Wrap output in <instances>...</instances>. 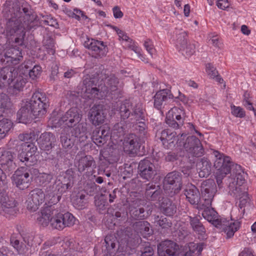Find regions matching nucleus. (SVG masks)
Returning a JSON list of instances; mask_svg holds the SVG:
<instances>
[{
	"mask_svg": "<svg viewBox=\"0 0 256 256\" xmlns=\"http://www.w3.org/2000/svg\"><path fill=\"white\" fill-rule=\"evenodd\" d=\"M201 192L202 198L204 201L202 205L205 206L202 213V216L215 226L223 229L227 238H232L238 230L239 223L230 222L225 218H218L217 212L213 208H210L216 192L215 183L210 180L202 182L201 184Z\"/></svg>",
	"mask_w": 256,
	"mask_h": 256,
	"instance_id": "1",
	"label": "nucleus"
},
{
	"mask_svg": "<svg viewBox=\"0 0 256 256\" xmlns=\"http://www.w3.org/2000/svg\"><path fill=\"white\" fill-rule=\"evenodd\" d=\"M103 82L104 86L102 84L96 87L98 79L96 77H92L87 74L83 78L84 88L83 92L91 96L88 97L96 98L98 92H102L104 94H113L121 89L123 86V84L119 80V79L114 74L107 72V71L102 70L99 76Z\"/></svg>",
	"mask_w": 256,
	"mask_h": 256,
	"instance_id": "2",
	"label": "nucleus"
},
{
	"mask_svg": "<svg viewBox=\"0 0 256 256\" xmlns=\"http://www.w3.org/2000/svg\"><path fill=\"white\" fill-rule=\"evenodd\" d=\"M2 12L5 18H9L10 15L24 22L26 28L36 18L31 6L24 0L12 2L7 0L4 4Z\"/></svg>",
	"mask_w": 256,
	"mask_h": 256,
	"instance_id": "3",
	"label": "nucleus"
},
{
	"mask_svg": "<svg viewBox=\"0 0 256 256\" xmlns=\"http://www.w3.org/2000/svg\"><path fill=\"white\" fill-rule=\"evenodd\" d=\"M150 224L147 221H139L133 224L132 228H126L120 234V242L126 246H135L142 241L138 234L144 237L152 234L150 228Z\"/></svg>",
	"mask_w": 256,
	"mask_h": 256,
	"instance_id": "4",
	"label": "nucleus"
},
{
	"mask_svg": "<svg viewBox=\"0 0 256 256\" xmlns=\"http://www.w3.org/2000/svg\"><path fill=\"white\" fill-rule=\"evenodd\" d=\"M0 82L12 85L9 88L12 94H17L22 91L26 82V78L18 74V70L14 67L3 68L0 70Z\"/></svg>",
	"mask_w": 256,
	"mask_h": 256,
	"instance_id": "5",
	"label": "nucleus"
},
{
	"mask_svg": "<svg viewBox=\"0 0 256 256\" xmlns=\"http://www.w3.org/2000/svg\"><path fill=\"white\" fill-rule=\"evenodd\" d=\"M6 26V33L8 38L19 46H24L26 30H30L26 28L24 22L10 15Z\"/></svg>",
	"mask_w": 256,
	"mask_h": 256,
	"instance_id": "6",
	"label": "nucleus"
},
{
	"mask_svg": "<svg viewBox=\"0 0 256 256\" xmlns=\"http://www.w3.org/2000/svg\"><path fill=\"white\" fill-rule=\"evenodd\" d=\"M117 109L123 120L138 121L144 120V110L141 103L134 105L130 100H126L118 104Z\"/></svg>",
	"mask_w": 256,
	"mask_h": 256,
	"instance_id": "7",
	"label": "nucleus"
},
{
	"mask_svg": "<svg viewBox=\"0 0 256 256\" xmlns=\"http://www.w3.org/2000/svg\"><path fill=\"white\" fill-rule=\"evenodd\" d=\"M212 154L215 158L214 166L216 169L215 174L216 183L219 188H222V179L231 170L232 171L234 166L236 164H234L230 157L218 150H214Z\"/></svg>",
	"mask_w": 256,
	"mask_h": 256,
	"instance_id": "8",
	"label": "nucleus"
},
{
	"mask_svg": "<svg viewBox=\"0 0 256 256\" xmlns=\"http://www.w3.org/2000/svg\"><path fill=\"white\" fill-rule=\"evenodd\" d=\"M18 138L22 142L20 146L22 152L18 154V158L22 162H28L30 157L36 152L38 148L34 142L36 140L34 132L20 134Z\"/></svg>",
	"mask_w": 256,
	"mask_h": 256,
	"instance_id": "9",
	"label": "nucleus"
},
{
	"mask_svg": "<svg viewBox=\"0 0 256 256\" xmlns=\"http://www.w3.org/2000/svg\"><path fill=\"white\" fill-rule=\"evenodd\" d=\"M54 208L50 220V225L52 228L62 230L66 226H70L74 224L76 218L70 213L64 214L57 212Z\"/></svg>",
	"mask_w": 256,
	"mask_h": 256,
	"instance_id": "10",
	"label": "nucleus"
},
{
	"mask_svg": "<svg viewBox=\"0 0 256 256\" xmlns=\"http://www.w3.org/2000/svg\"><path fill=\"white\" fill-rule=\"evenodd\" d=\"M164 186L165 190H171L170 192H168L170 196L178 194L182 187L181 173L178 171L168 172L164 178Z\"/></svg>",
	"mask_w": 256,
	"mask_h": 256,
	"instance_id": "11",
	"label": "nucleus"
},
{
	"mask_svg": "<svg viewBox=\"0 0 256 256\" xmlns=\"http://www.w3.org/2000/svg\"><path fill=\"white\" fill-rule=\"evenodd\" d=\"M23 58L22 50L16 46L6 49L0 54V62L6 67H13L20 63Z\"/></svg>",
	"mask_w": 256,
	"mask_h": 256,
	"instance_id": "12",
	"label": "nucleus"
},
{
	"mask_svg": "<svg viewBox=\"0 0 256 256\" xmlns=\"http://www.w3.org/2000/svg\"><path fill=\"white\" fill-rule=\"evenodd\" d=\"M28 101L32 104L36 112H38L42 116L46 114V109L50 104L49 99L45 93L36 91Z\"/></svg>",
	"mask_w": 256,
	"mask_h": 256,
	"instance_id": "13",
	"label": "nucleus"
},
{
	"mask_svg": "<svg viewBox=\"0 0 256 256\" xmlns=\"http://www.w3.org/2000/svg\"><path fill=\"white\" fill-rule=\"evenodd\" d=\"M84 46L90 50V54L96 58H102L108 52L106 45L102 41L93 38H88L84 42Z\"/></svg>",
	"mask_w": 256,
	"mask_h": 256,
	"instance_id": "14",
	"label": "nucleus"
},
{
	"mask_svg": "<svg viewBox=\"0 0 256 256\" xmlns=\"http://www.w3.org/2000/svg\"><path fill=\"white\" fill-rule=\"evenodd\" d=\"M184 148L189 156L200 157L204 154V150L200 140L195 136L187 137L184 143Z\"/></svg>",
	"mask_w": 256,
	"mask_h": 256,
	"instance_id": "15",
	"label": "nucleus"
},
{
	"mask_svg": "<svg viewBox=\"0 0 256 256\" xmlns=\"http://www.w3.org/2000/svg\"><path fill=\"white\" fill-rule=\"evenodd\" d=\"M35 109L28 100L22 101V106L17 112L18 118L20 122L27 123L33 118L42 116L38 112H36Z\"/></svg>",
	"mask_w": 256,
	"mask_h": 256,
	"instance_id": "16",
	"label": "nucleus"
},
{
	"mask_svg": "<svg viewBox=\"0 0 256 256\" xmlns=\"http://www.w3.org/2000/svg\"><path fill=\"white\" fill-rule=\"evenodd\" d=\"M81 118L82 115L78 110L76 108H72L68 110L56 124L59 126L64 124L69 128H72L80 122Z\"/></svg>",
	"mask_w": 256,
	"mask_h": 256,
	"instance_id": "17",
	"label": "nucleus"
},
{
	"mask_svg": "<svg viewBox=\"0 0 256 256\" xmlns=\"http://www.w3.org/2000/svg\"><path fill=\"white\" fill-rule=\"evenodd\" d=\"M45 194L42 189L36 188L31 190L26 200L27 208L32 211H36L38 206L44 202Z\"/></svg>",
	"mask_w": 256,
	"mask_h": 256,
	"instance_id": "18",
	"label": "nucleus"
},
{
	"mask_svg": "<svg viewBox=\"0 0 256 256\" xmlns=\"http://www.w3.org/2000/svg\"><path fill=\"white\" fill-rule=\"evenodd\" d=\"M138 172L143 179L150 180L156 174L155 166L148 159L140 161L138 166Z\"/></svg>",
	"mask_w": 256,
	"mask_h": 256,
	"instance_id": "19",
	"label": "nucleus"
},
{
	"mask_svg": "<svg viewBox=\"0 0 256 256\" xmlns=\"http://www.w3.org/2000/svg\"><path fill=\"white\" fill-rule=\"evenodd\" d=\"M178 250V245L170 240L162 242L158 246V253L159 256H177Z\"/></svg>",
	"mask_w": 256,
	"mask_h": 256,
	"instance_id": "20",
	"label": "nucleus"
},
{
	"mask_svg": "<svg viewBox=\"0 0 256 256\" xmlns=\"http://www.w3.org/2000/svg\"><path fill=\"white\" fill-rule=\"evenodd\" d=\"M24 168L18 170L12 176L13 182L21 190H24L28 187L32 178L28 172H24Z\"/></svg>",
	"mask_w": 256,
	"mask_h": 256,
	"instance_id": "21",
	"label": "nucleus"
},
{
	"mask_svg": "<svg viewBox=\"0 0 256 256\" xmlns=\"http://www.w3.org/2000/svg\"><path fill=\"white\" fill-rule=\"evenodd\" d=\"M16 154L10 150H4L0 156V164L2 168L6 173L13 172L16 168V164L14 162Z\"/></svg>",
	"mask_w": 256,
	"mask_h": 256,
	"instance_id": "22",
	"label": "nucleus"
},
{
	"mask_svg": "<svg viewBox=\"0 0 256 256\" xmlns=\"http://www.w3.org/2000/svg\"><path fill=\"white\" fill-rule=\"evenodd\" d=\"M176 46L180 50L185 52L187 56H190L195 52V44L194 43H188L187 34L186 32H182L178 34Z\"/></svg>",
	"mask_w": 256,
	"mask_h": 256,
	"instance_id": "23",
	"label": "nucleus"
},
{
	"mask_svg": "<svg viewBox=\"0 0 256 256\" xmlns=\"http://www.w3.org/2000/svg\"><path fill=\"white\" fill-rule=\"evenodd\" d=\"M235 182L234 178H228L226 179V184L228 188V193L230 194L237 199L246 198V196H248L244 186L243 185H235Z\"/></svg>",
	"mask_w": 256,
	"mask_h": 256,
	"instance_id": "24",
	"label": "nucleus"
},
{
	"mask_svg": "<svg viewBox=\"0 0 256 256\" xmlns=\"http://www.w3.org/2000/svg\"><path fill=\"white\" fill-rule=\"evenodd\" d=\"M36 141L42 150L48 151L54 147L56 138L52 132H45L40 136L38 139L36 138V140L34 142V144Z\"/></svg>",
	"mask_w": 256,
	"mask_h": 256,
	"instance_id": "25",
	"label": "nucleus"
},
{
	"mask_svg": "<svg viewBox=\"0 0 256 256\" xmlns=\"http://www.w3.org/2000/svg\"><path fill=\"white\" fill-rule=\"evenodd\" d=\"M168 88H164L158 92L154 96V106L158 110L164 108L168 100L173 98Z\"/></svg>",
	"mask_w": 256,
	"mask_h": 256,
	"instance_id": "26",
	"label": "nucleus"
},
{
	"mask_svg": "<svg viewBox=\"0 0 256 256\" xmlns=\"http://www.w3.org/2000/svg\"><path fill=\"white\" fill-rule=\"evenodd\" d=\"M140 146L138 138L135 134H129L125 136L123 142L125 152L130 154L136 153Z\"/></svg>",
	"mask_w": 256,
	"mask_h": 256,
	"instance_id": "27",
	"label": "nucleus"
},
{
	"mask_svg": "<svg viewBox=\"0 0 256 256\" xmlns=\"http://www.w3.org/2000/svg\"><path fill=\"white\" fill-rule=\"evenodd\" d=\"M116 237L108 235L105 237L104 242L102 246V252L104 256H114L117 251Z\"/></svg>",
	"mask_w": 256,
	"mask_h": 256,
	"instance_id": "28",
	"label": "nucleus"
},
{
	"mask_svg": "<svg viewBox=\"0 0 256 256\" xmlns=\"http://www.w3.org/2000/svg\"><path fill=\"white\" fill-rule=\"evenodd\" d=\"M144 195L149 200H160L163 197V192L160 186L150 182L146 185Z\"/></svg>",
	"mask_w": 256,
	"mask_h": 256,
	"instance_id": "29",
	"label": "nucleus"
},
{
	"mask_svg": "<svg viewBox=\"0 0 256 256\" xmlns=\"http://www.w3.org/2000/svg\"><path fill=\"white\" fill-rule=\"evenodd\" d=\"M88 116L94 125L98 126L104 122L106 116L104 114L102 106L97 105L94 106L90 110Z\"/></svg>",
	"mask_w": 256,
	"mask_h": 256,
	"instance_id": "30",
	"label": "nucleus"
},
{
	"mask_svg": "<svg viewBox=\"0 0 256 256\" xmlns=\"http://www.w3.org/2000/svg\"><path fill=\"white\" fill-rule=\"evenodd\" d=\"M190 224L193 230L198 235L199 238L204 239L206 237V228L201 222L200 216H189Z\"/></svg>",
	"mask_w": 256,
	"mask_h": 256,
	"instance_id": "31",
	"label": "nucleus"
},
{
	"mask_svg": "<svg viewBox=\"0 0 256 256\" xmlns=\"http://www.w3.org/2000/svg\"><path fill=\"white\" fill-rule=\"evenodd\" d=\"M78 170L82 172L85 170L88 172L96 168V164L94 158L90 156H86L82 157L78 161Z\"/></svg>",
	"mask_w": 256,
	"mask_h": 256,
	"instance_id": "32",
	"label": "nucleus"
},
{
	"mask_svg": "<svg viewBox=\"0 0 256 256\" xmlns=\"http://www.w3.org/2000/svg\"><path fill=\"white\" fill-rule=\"evenodd\" d=\"M8 186L0 188V202L2 207L4 208H10L16 206V201L12 198L8 196Z\"/></svg>",
	"mask_w": 256,
	"mask_h": 256,
	"instance_id": "33",
	"label": "nucleus"
},
{
	"mask_svg": "<svg viewBox=\"0 0 256 256\" xmlns=\"http://www.w3.org/2000/svg\"><path fill=\"white\" fill-rule=\"evenodd\" d=\"M184 194L186 199L192 204H198L200 200L198 190L194 186L191 185L185 190Z\"/></svg>",
	"mask_w": 256,
	"mask_h": 256,
	"instance_id": "34",
	"label": "nucleus"
},
{
	"mask_svg": "<svg viewBox=\"0 0 256 256\" xmlns=\"http://www.w3.org/2000/svg\"><path fill=\"white\" fill-rule=\"evenodd\" d=\"M140 200L136 199L130 205V213L134 219H144L145 210L143 208H138Z\"/></svg>",
	"mask_w": 256,
	"mask_h": 256,
	"instance_id": "35",
	"label": "nucleus"
},
{
	"mask_svg": "<svg viewBox=\"0 0 256 256\" xmlns=\"http://www.w3.org/2000/svg\"><path fill=\"white\" fill-rule=\"evenodd\" d=\"M54 206H48L44 208L37 218V220L38 224L42 226H46L50 224V220L52 214V210Z\"/></svg>",
	"mask_w": 256,
	"mask_h": 256,
	"instance_id": "36",
	"label": "nucleus"
},
{
	"mask_svg": "<svg viewBox=\"0 0 256 256\" xmlns=\"http://www.w3.org/2000/svg\"><path fill=\"white\" fill-rule=\"evenodd\" d=\"M161 212L168 216H172L176 210V207L170 200L168 198H163L160 206Z\"/></svg>",
	"mask_w": 256,
	"mask_h": 256,
	"instance_id": "37",
	"label": "nucleus"
},
{
	"mask_svg": "<svg viewBox=\"0 0 256 256\" xmlns=\"http://www.w3.org/2000/svg\"><path fill=\"white\" fill-rule=\"evenodd\" d=\"M228 178H234L236 180L235 185L241 186L244 183V173L240 165L236 164L234 166V169L232 174Z\"/></svg>",
	"mask_w": 256,
	"mask_h": 256,
	"instance_id": "38",
	"label": "nucleus"
},
{
	"mask_svg": "<svg viewBox=\"0 0 256 256\" xmlns=\"http://www.w3.org/2000/svg\"><path fill=\"white\" fill-rule=\"evenodd\" d=\"M46 196L48 197L52 203L54 204L58 202L61 198V196L58 194L55 182L46 188Z\"/></svg>",
	"mask_w": 256,
	"mask_h": 256,
	"instance_id": "39",
	"label": "nucleus"
},
{
	"mask_svg": "<svg viewBox=\"0 0 256 256\" xmlns=\"http://www.w3.org/2000/svg\"><path fill=\"white\" fill-rule=\"evenodd\" d=\"M13 126L9 119L0 117V140L4 138Z\"/></svg>",
	"mask_w": 256,
	"mask_h": 256,
	"instance_id": "40",
	"label": "nucleus"
},
{
	"mask_svg": "<svg viewBox=\"0 0 256 256\" xmlns=\"http://www.w3.org/2000/svg\"><path fill=\"white\" fill-rule=\"evenodd\" d=\"M198 175L201 178H206L210 174L211 172L210 163L206 160H202L198 164Z\"/></svg>",
	"mask_w": 256,
	"mask_h": 256,
	"instance_id": "41",
	"label": "nucleus"
},
{
	"mask_svg": "<svg viewBox=\"0 0 256 256\" xmlns=\"http://www.w3.org/2000/svg\"><path fill=\"white\" fill-rule=\"evenodd\" d=\"M60 140L62 147L64 148H71L74 145L76 138L72 134L62 132L60 136Z\"/></svg>",
	"mask_w": 256,
	"mask_h": 256,
	"instance_id": "42",
	"label": "nucleus"
},
{
	"mask_svg": "<svg viewBox=\"0 0 256 256\" xmlns=\"http://www.w3.org/2000/svg\"><path fill=\"white\" fill-rule=\"evenodd\" d=\"M10 244L20 254H26L28 250V245H26L22 242L20 243V241L14 236L10 238Z\"/></svg>",
	"mask_w": 256,
	"mask_h": 256,
	"instance_id": "43",
	"label": "nucleus"
},
{
	"mask_svg": "<svg viewBox=\"0 0 256 256\" xmlns=\"http://www.w3.org/2000/svg\"><path fill=\"white\" fill-rule=\"evenodd\" d=\"M74 172L71 169L68 170L60 181L62 185L68 190L70 189L74 184Z\"/></svg>",
	"mask_w": 256,
	"mask_h": 256,
	"instance_id": "44",
	"label": "nucleus"
},
{
	"mask_svg": "<svg viewBox=\"0 0 256 256\" xmlns=\"http://www.w3.org/2000/svg\"><path fill=\"white\" fill-rule=\"evenodd\" d=\"M169 112H172V115L176 121L178 123L180 126L184 124V117L185 113L182 108L177 107L170 108Z\"/></svg>",
	"mask_w": 256,
	"mask_h": 256,
	"instance_id": "45",
	"label": "nucleus"
},
{
	"mask_svg": "<svg viewBox=\"0 0 256 256\" xmlns=\"http://www.w3.org/2000/svg\"><path fill=\"white\" fill-rule=\"evenodd\" d=\"M73 128L71 130L72 134L75 138L80 136L81 134H85L86 132V123L77 124L75 126H73Z\"/></svg>",
	"mask_w": 256,
	"mask_h": 256,
	"instance_id": "46",
	"label": "nucleus"
},
{
	"mask_svg": "<svg viewBox=\"0 0 256 256\" xmlns=\"http://www.w3.org/2000/svg\"><path fill=\"white\" fill-rule=\"evenodd\" d=\"M52 178L53 176L52 174L42 173L38 174L36 181L40 186H44L48 184Z\"/></svg>",
	"mask_w": 256,
	"mask_h": 256,
	"instance_id": "47",
	"label": "nucleus"
},
{
	"mask_svg": "<svg viewBox=\"0 0 256 256\" xmlns=\"http://www.w3.org/2000/svg\"><path fill=\"white\" fill-rule=\"evenodd\" d=\"M49 18H46L43 16L42 18L40 20L38 18V16L36 14V18L28 26V30H32V28L35 29L36 27L39 26H42V25H48L49 24Z\"/></svg>",
	"mask_w": 256,
	"mask_h": 256,
	"instance_id": "48",
	"label": "nucleus"
},
{
	"mask_svg": "<svg viewBox=\"0 0 256 256\" xmlns=\"http://www.w3.org/2000/svg\"><path fill=\"white\" fill-rule=\"evenodd\" d=\"M12 104L8 96L4 94H0V111L4 112L5 110L10 108Z\"/></svg>",
	"mask_w": 256,
	"mask_h": 256,
	"instance_id": "49",
	"label": "nucleus"
},
{
	"mask_svg": "<svg viewBox=\"0 0 256 256\" xmlns=\"http://www.w3.org/2000/svg\"><path fill=\"white\" fill-rule=\"evenodd\" d=\"M86 195L84 194H77L73 200L74 206L78 209H83L85 208L86 201Z\"/></svg>",
	"mask_w": 256,
	"mask_h": 256,
	"instance_id": "50",
	"label": "nucleus"
},
{
	"mask_svg": "<svg viewBox=\"0 0 256 256\" xmlns=\"http://www.w3.org/2000/svg\"><path fill=\"white\" fill-rule=\"evenodd\" d=\"M156 222L162 228L168 229L172 226L171 221L164 216H157L156 218Z\"/></svg>",
	"mask_w": 256,
	"mask_h": 256,
	"instance_id": "51",
	"label": "nucleus"
},
{
	"mask_svg": "<svg viewBox=\"0 0 256 256\" xmlns=\"http://www.w3.org/2000/svg\"><path fill=\"white\" fill-rule=\"evenodd\" d=\"M140 252L141 256H152L154 254L152 248L148 242H145L140 246Z\"/></svg>",
	"mask_w": 256,
	"mask_h": 256,
	"instance_id": "52",
	"label": "nucleus"
},
{
	"mask_svg": "<svg viewBox=\"0 0 256 256\" xmlns=\"http://www.w3.org/2000/svg\"><path fill=\"white\" fill-rule=\"evenodd\" d=\"M126 128V126L123 122H118L114 125L112 133L116 135L117 136L120 137L124 134Z\"/></svg>",
	"mask_w": 256,
	"mask_h": 256,
	"instance_id": "53",
	"label": "nucleus"
},
{
	"mask_svg": "<svg viewBox=\"0 0 256 256\" xmlns=\"http://www.w3.org/2000/svg\"><path fill=\"white\" fill-rule=\"evenodd\" d=\"M172 112H168L166 118V122L170 127L178 128L180 126L174 120Z\"/></svg>",
	"mask_w": 256,
	"mask_h": 256,
	"instance_id": "54",
	"label": "nucleus"
},
{
	"mask_svg": "<svg viewBox=\"0 0 256 256\" xmlns=\"http://www.w3.org/2000/svg\"><path fill=\"white\" fill-rule=\"evenodd\" d=\"M100 130V133L102 138H101V143H106L110 136V129L108 126H104L99 128H96Z\"/></svg>",
	"mask_w": 256,
	"mask_h": 256,
	"instance_id": "55",
	"label": "nucleus"
},
{
	"mask_svg": "<svg viewBox=\"0 0 256 256\" xmlns=\"http://www.w3.org/2000/svg\"><path fill=\"white\" fill-rule=\"evenodd\" d=\"M175 134L173 132H170L168 130H164L161 132V135L160 137V139L162 142L164 146H168V145L167 144L168 143L170 140L169 139H168V138L174 137Z\"/></svg>",
	"mask_w": 256,
	"mask_h": 256,
	"instance_id": "56",
	"label": "nucleus"
},
{
	"mask_svg": "<svg viewBox=\"0 0 256 256\" xmlns=\"http://www.w3.org/2000/svg\"><path fill=\"white\" fill-rule=\"evenodd\" d=\"M42 43L45 48L49 50V52H52V54L54 52L53 48L54 46V39L52 37H44Z\"/></svg>",
	"mask_w": 256,
	"mask_h": 256,
	"instance_id": "57",
	"label": "nucleus"
},
{
	"mask_svg": "<svg viewBox=\"0 0 256 256\" xmlns=\"http://www.w3.org/2000/svg\"><path fill=\"white\" fill-rule=\"evenodd\" d=\"M99 132L100 130L96 128L93 131L92 136V140L95 144L98 146H100L104 144V143H101V138H102V137L100 136Z\"/></svg>",
	"mask_w": 256,
	"mask_h": 256,
	"instance_id": "58",
	"label": "nucleus"
},
{
	"mask_svg": "<svg viewBox=\"0 0 256 256\" xmlns=\"http://www.w3.org/2000/svg\"><path fill=\"white\" fill-rule=\"evenodd\" d=\"M232 114L236 117L244 118L245 116V112L243 108L235 106H231Z\"/></svg>",
	"mask_w": 256,
	"mask_h": 256,
	"instance_id": "59",
	"label": "nucleus"
},
{
	"mask_svg": "<svg viewBox=\"0 0 256 256\" xmlns=\"http://www.w3.org/2000/svg\"><path fill=\"white\" fill-rule=\"evenodd\" d=\"M42 68L38 65L34 66L32 70H28L29 76L32 80L36 78L40 74Z\"/></svg>",
	"mask_w": 256,
	"mask_h": 256,
	"instance_id": "60",
	"label": "nucleus"
},
{
	"mask_svg": "<svg viewBox=\"0 0 256 256\" xmlns=\"http://www.w3.org/2000/svg\"><path fill=\"white\" fill-rule=\"evenodd\" d=\"M206 70L208 74L211 78H214L218 76V71L216 70L211 64L208 63L206 65Z\"/></svg>",
	"mask_w": 256,
	"mask_h": 256,
	"instance_id": "61",
	"label": "nucleus"
},
{
	"mask_svg": "<svg viewBox=\"0 0 256 256\" xmlns=\"http://www.w3.org/2000/svg\"><path fill=\"white\" fill-rule=\"evenodd\" d=\"M54 182L56 186L57 191H58V194H59L60 196H61L62 194L68 190L66 188L62 185L60 179H56Z\"/></svg>",
	"mask_w": 256,
	"mask_h": 256,
	"instance_id": "62",
	"label": "nucleus"
},
{
	"mask_svg": "<svg viewBox=\"0 0 256 256\" xmlns=\"http://www.w3.org/2000/svg\"><path fill=\"white\" fill-rule=\"evenodd\" d=\"M144 46L146 50L152 56L155 50L154 48V45L152 40L150 39L146 40L144 42Z\"/></svg>",
	"mask_w": 256,
	"mask_h": 256,
	"instance_id": "63",
	"label": "nucleus"
},
{
	"mask_svg": "<svg viewBox=\"0 0 256 256\" xmlns=\"http://www.w3.org/2000/svg\"><path fill=\"white\" fill-rule=\"evenodd\" d=\"M120 39H122V40H124L125 42L130 43L126 46V47L136 52V48L132 45V40L129 38L126 34H125L124 35L122 36V38H120Z\"/></svg>",
	"mask_w": 256,
	"mask_h": 256,
	"instance_id": "64",
	"label": "nucleus"
}]
</instances>
